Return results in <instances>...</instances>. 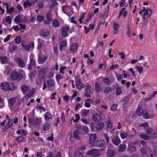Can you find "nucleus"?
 <instances>
[{"label":"nucleus","instance_id":"nucleus-1","mask_svg":"<svg viewBox=\"0 0 157 157\" xmlns=\"http://www.w3.org/2000/svg\"><path fill=\"white\" fill-rule=\"evenodd\" d=\"M1 87L2 89L5 90H13L16 89L12 83H7L6 82L1 83Z\"/></svg>","mask_w":157,"mask_h":157},{"label":"nucleus","instance_id":"nucleus-2","mask_svg":"<svg viewBox=\"0 0 157 157\" xmlns=\"http://www.w3.org/2000/svg\"><path fill=\"white\" fill-rule=\"evenodd\" d=\"M102 149L101 150H99L97 149H93L86 152L87 155H91L93 157H98L101 155V153L100 151H102Z\"/></svg>","mask_w":157,"mask_h":157},{"label":"nucleus","instance_id":"nucleus-3","mask_svg":"<svg viewBox=\"0 0 157 157\" xmlns=\"http://www.w3.org/2000/svg\"><path fill=\"white\" fill-rule=\"evenodd\" d=\"M70 30L69 26L64 25L61 27V34L63 37H66L68 36V33Z\"/></svg>","mask_w":157,"mask_h":157},{"label":"nucleus","instance_id":"nucleus-4","mask_svg":"<svg viewBox=\"0 0 157 157\" xmlns=\"http://www.w3.org/2000/svg\"><path fill=\"white\" fill-rule=\"evenodd\" d=\"M29 124L31 125H39L41 123L40 118L36 117V118H30L28 119Z\"/></svg>","mask_w":157,"mask_h":157},{"label":"nucleus","instance_id":"nucleus-5","mask_svg":"<svg viewBox=\"0 0 157 157\" xmlns=\"http://www.w3.org/2000/svg\"><path fill=\"white\" fill-rule=\"evenodd\" d=\"M14 60L19 67L23 68L25 67V63L21 58L16 57L14 59Z\"/></svg>","mask_w":157,"mask_h":157},{"label":"nucleus","instance_id":"nucleus-6","mask_svg":"<svg viewBox=\"0 0 157 157\" xmlns=\"http://www.w3.org/2000/svg\"><path fill=\"white\" fill-rule=\"evenodd\" d=\"M11 78L13 80L18 81L22 78V77L21 76L20 73L16 72H14L11 74Z\"/></svg>","mask_w":157,"mask_h":157},{"label":"nucleus","instance_id":"nucleus-7","mask_svg":"<svg viewBox=\"0 0 157 157\" xmlns=\"http://www.w3.org/2000/svg\"><path fill=\"white\" fill-rule=\"evenodd\" d=\"M38 74L39 78L43 79L45 78L46 74V71L45 68L42 67L38 71Z\"/></svg>","mask_w":157,"mask_h":157},{"label":"nucleus","instance_id":"nucleus-8","mask_svg":"<svg viewBox=\"0 0 157 157\" xmlns=\"http://www.w3.org/2000/svg\"><path fill=\"white\" fill-rule=\"evenodd\" d=\"M22 47L23 48L24 50L28 52L30 48H32V49L34 47V42H32L30 44H22Z\"/></svg>","mask_w":157,"mask_h":157},{"label":"nucleus","instance_id":"nucleus-9","mask_svg":"<svg viewBox=\"0 0 157 157\" xmlns=\"http://www.w3.org/2000/svg\"><path fill=\"white\" fill-rule=\"evenodd\" d=\"M38 56L37 61L39 64H42L44 63L47 59V57L43 54H40Z\"/></svg>","mask_w":157,"mask_h":157},{"label":"nucleus","instance_id":"nucleus-10","mask_svg":"<svg viewBox=\"0 0 157 157\" xmlns=\"http://www.w3.org/2000/svg\"><path fill=\"white\" fill-rule=\"evenodd\" d=\"M119 27V25L118 23H116L115 21L113 22V28L114 29L113 34L116 35L119 32L118 28Z\"/></svg>","mask_w":157,"mask_h":157},{"label":"nucleus","instance_id":"nucleus-11","mask_svg":"<svg viewBox=\"0 0 157 157\" xmlns=\"http://www.w3.org/2000/svg\"><path fill=\"white\" fill-rule=\"evenodd\" d=\"M76 85L78 90H81L84 87V85L81 82L80 79L79 78L76 80Z\"/></svg>","mask_w":157,"mask_h":157},{"label":"nucleus","instance_id":"nucleus-12","mask_svg":"<svg viewBox=\"0 0 157 157\" xmlns=\"http://www.w3.org/2000/svg\"><path fill=\"white\" fill-rule=\"evenodd\" d=\"M151 10L148 8L147 9L146 11L143 14V18L144 19H146L147 17L151 16Z\"/></svg>","mask_w":157,"mask_h":157},{"label":"nucleus","instance_id":"nucleus-13","mask_svg":"<svg viewBox=\"0 0 157 157\" xmlns=\"http://www.w3.org/2000/svg\"><path fill=\"white\" fill-rule=\"evenodd\" d=\"M30 63L34 67L36 65V63L34 59V56L32 54H31L29 56Z\"/></svg>","mask_w":157,"mask_h":157},{"label":"nucleus","instance_id":"nucleus-14","mask_svg":"<svg viewBox=\"0 0 157 157\" xmlns=\"http://www.w3.org/2000/svg\"><path fill=\"white\" fill-rule=\"evenodd\" d=\"M97 138V136L94 134H92L90 135L89 144L92 145H94V143Z\"/></svg>","mask_w":157,"mask_h":157},{"label":"nucleus","instance_id":"nucleus-15","mask_svg":"<svg viewBox=\"0 0 157 157\" xmlns=\"http://www.w3.org/2000/svg\"><path fill=\"white\" fill-rule=\"evenodd\" d=\"M101 115L98 113L94 114L92 117L93 120L95 121H100L101 120Z\"/></svg>","mask_w":157,"mask_h":157},{"label":"nucleus","instance_id":"nucleus-16","mask_svg":"<svg viewBox=\"0 0 157 157\" xmlns=\"http://www.w3.org/2000/svg\"><path fill=\"white\" fill-rule=\"evenodd\" d=\"M13 121L12 119L10 120L6 124V126L4 128V130L6 131L9 128L11 127L13 124Z\"/></svg>","mask_w":157,"mask_h":157},{"label":"nucleus","instance_id":"nucleus-17","mask_svg":"<svg viewBox=\"0 0 157 157\" xmlns=\"http://www.w3.org/2000/svg\"><path fill=\"white\" fill-rule=\"evenodd\" d=\"M78 45L76 43H73L72 45L70 48V52L73 53L76 52L78 49Z\"/></svg>","mask_w":157,"mask_h":157},{"label":"nucleus","instance_id":"nucleus-18","mask_svg":"<svg viewBox=\"0 0 157 157\" xmlns=\"http://www.w3.org/2000/svg\"><path fill=\"white\" fill-rule=\"evenodd\" d=\"M44 131H46L50 129L51 127V124L48 123H45L42 125Z\"/></svg>","mask_w":157,"mask_h":157},{"label":"nucleus","instance_id":"nucleus-19","mask_svg":"<svg viewBox=\"0 0 157 157\" xmlns=\"http://www.w3.org/2000/svg\"><path fill=\"white\" fill-rule=\"evenodd\" d=\"M112 142L115 145L117 146L120 143L121 141L119 137L117 136L113 139Z\"/></svg>","mask_w":157,"mask_h":157},{"label":"nucleus","instance_id":"nucleus-20","mask_svg":"<svg viewBox=\"0 0 157 157\" xmlns=\"http://www.w3.org/2000/svg\"><path fill=\"white\" fill-rule=\"evenodd\" d=\"M53 116L49 112H46L44 114V118L45 120H48L51 119L52 118Z\"/></svg>","mask_w":157,"mask_h":157},{"label":"nucleus","instance_id":"nucleus-21","mask_svg":"<svg viewBox=\"0 0 157 157\" xmlns=\"http://www.w3.org/2000/svg\"><path fill=\"white\" fill-rule=\"evenodd\" d=\"M104 126V124L103 123H99L97 124L96 128L97 131H101Z\"/></svg>","mask_w":157,"mask_h":157},{"label":"nucleus","instance_id":"nucleus-22","mask_svg":"<svg viewBox=\"0 0 157 157\" xmlns=\"http://www.w3.org/2000/svg\"><path fill=\"white\" fill-rule=\"evenodd\" d=\"M48 86L49 87H52L55 85V82L54 80L50 78L47 80Z\"/></svg>","mask_w":157,"mask_h":157},{"label":"nucleus","instance_id":"nucleus-23","mask_svg":"<svg viewBox=\"0 0 157 157\" xmlns=\"http://www.w3.org/2000/svg\"><path fill=\"white\" fill-rule=\"evenodd\" d=\"M116 154V152L111 150H108L107 153V157H113Z\"/></svg>","mask_w":157,"mask_h":157},{"label":"nucleus","instance_id":"nucleus-24","mask_svg":"<svg viewBox=\"0 0 157 157\" xmlns=\"http://www.w3.org/2000/svg\"><path fill=\"white\" fill-rule=\"evenodd\" d=\"M105 142L104 140H100L97 141L96 146L98 147H101L105 144Z\"/></svg>","mask_w":157,"mask_h":157},{"label":"nucleus","instance_id":"nucleus-25","mask_svg":"<svg viewBox=\"0 0 157 157\" xmlns=\"http://www.w3.org/2000/svg\"><path fill=\"white\" fill-rule=\"evenodd\" d=\"M40 34L43 36L46 37L49 35L50 32L48 30H41Z\"/></svg>","mask_w":157,"mask_h":157},{"label":"nucleus","instance_id":"nucleus-26","mask_svg":"<svg viewBox=\"0 0 157 157\" xmlns=\"http://www.w3.org/2000/svg\"><path fill=\"white\" fill-rule=\"evenodd\" d=\"M128 134L131 137L134 136L136 133V130L134 128H132L131 130L128 131Z\"/></svg>","mask_w":157,"mask_h":157},{"label":"nucleus","instance_id":"nucleus-27","mask_svg":"<svg viewBox=\"0 0 157 157\" xmlns=\"http://www.w3.org/2000/svg\"><path fill=\"white\" fill-rule=\"evenodd\" d=\"M126 146L124 144H121L118 147V150L119 151H123L125 150Z\"/></svg>","mask_w":157,"mask_h":157},{"label":"nucleus","instance_id":"nucleus-28","mask_svg":"<svg viewBox=\"0 0 157 157\" xmlns=\"http://www.w3.org/2000/svg\"><path fill=\"white\" fill-rule=\"evenodd\" d=\"M0 60L2 64H5L7 62V58L6 56H2L0 57Z\"/></svg>","mask_w":157,"mask_h":157},{"label":"nucleus","instance_id":"nucleus-29","mask_svg":"<svg viewBox=\"0 0 157 157\" xmlns=\"http://www.w3.org/2000/svg\"><path fill=\"white\" fill-rule=\"evenodd\" d=\"M104 83L108 86H109L111 83L110 80L106 77H104L103 79Z\"/></svg>","mask_w":157,"mask_h":157},{"label":"nucleus","instance_id":"nucleus-30","mask_svg":"<svg viewBox=\"0 0 157 157\" xmlns=\"http://www.w3.org/2000/svg\"><path fill=\"white\" fill-rule=\"evenodd\" d=\"M29 89V86L25 85H23L21 87V89L23 92H28Z\"/></svg>","mask_w":157,"mask_h":157},{"label":"nucleus","instance_id":"nucleus-31","mask_svg":"<svg viewBox=\"0 0 157 157\" xmlns=\"http://www.w3.org/2000/svg\"><path fill=\"white\" fill-rule=\"evenodd\" d=\"M145 112V110L143 111L141 107H139L137 109L136 113L138 116H141Z\"/></svg>","mask_w":157,"mask_h":157},{"label":"nucleus","instance_id":"nucleus-32","mask_svg":"<svg viewBox=\"0 0 157 157\" xmlns=\"http://www.w3.org/2000/svg\"><path fill=\"white\" fill-rule=\"evenodd\" d=\"M140 137L145 140H147L150 139V136L149 135L145 134H143L140 135Z\"/></svg>","mask_w":157,"mask_h":157},{"label":"nucleus","instance_id":"nucleus-33","mask_svg":"<svg viewBox=\"0 0 157 157\" xmlns=\"http://www.w3.org/2000/svg\"><path fill=\"white\" fill-rule=\"evenodd\" d=\"M127 14V12L125 10V8H123L119 13V16H120L121 15H123L124 17H125L126 16Z\"/></svg>","mask_w":157,"mask_h":157},{"label":"nucleus","instance_id":"nucleus-34","mask_svg":"<svg viewBox=\"0 0 157 157\" xmlns=\"http://www.w3.org/2000/svg\"><path fill=\"white\" fill-rule=\"evenodd\" d=\"M52 24L53 27L55 28L58 27L59 26V22L56 19H55L53 21Z\"/></svg>","mask_w":157,"mask_h":157},{"label":"nucleus","instance_id":"nucleus-35","mask_svg":"<svg viewBox=\"0 0 157 157\" xmlns=\"http://www.w3.org/2000/svg\"><path fill=\"white\" fill-rule=\"evenodd\" d=\"M16 100V97H13L10 98L8 102L9 105H13L15 103Z\"/></svg>","mask_w":157,"mask_h":157},{"label":"nucleus","instance_id":"nucleus-36","mask_svg":"<svg viewBox=\"0 0 157 157\" xmlns=\"http://www.w3.org/2000/svg\"><path fill=\"white\" fill-rule=\"evenodd\" d=\"M73 136L77 140H79L80 139V137L78 134V131L77 130H75L73 132Z\"/></svg>","mask_w":157,"mask_h":157},{"label":"nucleus","instance_id":"nucleus-37","mask_svg":"<svg viewBox=\"0 0 157 157\" xmlns=\"http://www.w3.org/2000/svg\"><path fill=\"white\" fill-rule=\"evenodd\" d=\"M136 150V147L133 146H130L128 147V151L129 153H132Z\"/></svg>","mask_w":157,"mask_h":157},{"label":"nucleus","instance_id":"nucleus-38","mask_svg":"<svg viewBox=\"0 0 157 157\" xmlns=\"http://www.w3.org/2000/svg\"><path fill=\"white\" fill-rule=\"evenodd\" d=\"M74 155L75 157H83L82 153L79 151H76L74 153Z\"/></svg>","mask_w":157,"mask_h":157},{"label":"nucleus","instance_id":"nucleus-39","mask_svg":"<svg viewBox=\"0 0 157 157\" xmlns=\"http://www.w3.org/2000/svg\"><path fill=\"white\" fill-rule=\"evenodd\" d=\"M149 153L148 155V157H154L155 155V151L150 149L149 151Z\"/></svg>","mask_w":157,"mask_h":157},{"label":"nucleus","instance_id":"nucleus-40","mask_svg":"<svg viewBox=\"0 0 157 157\" xmlns=\"http://www.w3.org/2000/svg\"><path fill=\"white\" fill-rule=\"evenodd\" d=\"M95 89L96 91H97L98 92H100L101 90L99 87V83L98 82H96L95 84Z\"/></svg>","mask_w":157,"mask_h":157},{"label":"nucleus","instance_id":"nucleus-41","mask_svg":"<svg viewBox=\"0 0 157 157\" xmlns=\"http://www.w3.org/2000/svg\"><path fill=\"white\" fill-rule=\"evenodd\" d=\"M152 131V129L151 128L148 127H147L146 130L145 131V132L147 134L150 135Z\"/></svg>","mask_w":157,"mask_h":157},{"label":"nucleus","instance_id":"nucleus-42","mask_svg":"<svg viewBox=\"0 0 157 157\" xmlns=\"http://www.w3.org/2000/svg\"><path fill=\"white\" fill-rule=\"evenodd\" d=\"M24 139V137L23 136H19L16 138V140L17 143L20 144L21 143Z\"/></svg>","mask_w":157,"mask_h":157},{"label":"nucleus","instance_id":"nucleus-43","mask_svg":"<svg viewBox=\"0 0 157 157\" xmlns=\"http://www.w3.org/2000/svg\"><path fill=\"white\" fill-rule=\"evenodd\" d=\"M75 116L76 119H74L73 118H72L71 119V121L73 120L74 122H77L80 119L79 115L78 114H76Z\"/></svg>","mask_w":157,"mask_h":157},{"label":"nucleus","instance_id":"nucleus-44","mask_svg":"<svg viewBox=\"0 0 157 157\" xmlns=\"http://www.w3.org/2000/svg\"><path fill=\"white\" fill-rule=\"evenodd\" d=\"M21 16L18 15L17 16L15 17V22L17 23H19L21 22Z\"/></svg>","mask_w":157,"mask_h":157},{"label":"nucleus","instance_id":"nucleus-45","mask_svg":"<svg viewBox=\"0 0 157 157\" xmlns=\"http://www.w3.org/2000/svg\"><path fill=\"white\" fill-rule=\"evenodd\" d=\"M36 71H33L32 72H30V74L29 75V79L31 80H32L35 75L36 74Z\"/></svg>","mask_w":157,"mask_h":157},{"label":"nucleus","instance_id":"nucleus-46","mask_svg":"<svg viewBox=\"0 0 157 157\" xmlns=\"http://www.w3.org/2000/svg\"><path fill=\"white\" fill-rule=\"evenodd\" d=\"M67 46V42L65 40L62 41L60 45V49L61 50L63 48V47H65Z\"/></svg>","mask_w":157,"mask_h":157},{"label":"nucleus","instance_id":"nucleus-47","mask_svg":"<svg viewBox=\"0 0 157 157\" xmlns=\"http://www.w3.org/2000/svg\"><path fill=\"white\" fill-rule=\"evenodd\" d=\"M21 38L20 36H17L15 40V42L17 44H19L21 42Z\"/></svg>","mask_w":157,"mask_h":157},{"label":"nucleus","instance_id":"nucleus-48","mask_svg":"<svg viewBox=\"0 0 157 157\" xmlns=\"http://www.w3.org/2000/svg\"><path fill=\"white\" fill-rule=\"evenodd\" d=\"M82 129L84 132H85L86 134L88 133L89 132V130L88 128L86 126L83 125L82 126Z\"/></svg>","mask_w":157,"mask_h":157},{"label":"nucleus","instance_id":"nucleus-49","mask_svg":"<svg viewBox=\"0 0 157 157\" xmlns=\"http://www.w3.org/2000/svg\"><path fill=\"white\" fill-rule=\"evenodd\" d=\"M36 19L39 22L42 21L44 19V17L41 15H38L37 16Z\"/></svg>","mask_w":157,"mask_h":157},{"label":"nucleus","instance_id":"nucleus-50","mask_svg":"<svg viewBox=\"0 0 157 157\" xmlns=\"http://www.w3.org/2000/svg\"><path fill=\"white\" fill-rule=\"evenodd\" d=\"M112 90V88L108 86L105 87L103 92L105 93H107Z\"/></svg>","mask_w":157,"mask_h":157},{"label":"nucleus","instance_id":"nucleus-51","mask_svg":"<svg viewBox=\"0 0 157 157\" xmlns=\"http://www.w3.org/2000/svg\"><path fill=\"white\" fill-rule=\"evenodd\" d=\"M17 46L13 45L11 47L9 48V51L10 52H13L17 49Z\"/></svg>","mask_w":157,"mask_h":157},{"label":"nucleus","instance_id":"nucleus-52","mask_svg":"<svg viewBox=\"0 0 157 157\" xmlns=\"http://www.w3.org/2000/svg\"><path fill=\"white\" fill-rule=\"evenodd\" d=\"M36 110L37 111L39 112L40 113H41L43 111H44L45 109L43 107L39 106L37 108Z\"/></svg>","mask_w":157,"mask_h":157},{"label":"nucleus","instance_id":"nucleus-53","mask_svg":"<svg viewBox=\"0 0 157 157\" xmlns=\"http://www.w3.org/2000/svg\"><path fill=\"white\" fill-rule=\"evenodd\" d=\"M31 5V3L29 2H25L23 3V6L25 8H26L28 6H30Z\"/></svg>","mask_w":157,"mask_h":157},{"label":"nucleus","instance_id":"nucleus-54","mask_svg":"<svg viewBox=\"0 0 157 157\" xmlns=\"http://www.w3.org/2000/svg\"><path fill=\"white\" fill-rule=\"evenodd\" d=\"M127 34L128 36H130L131 35V28L129 25L127 26Z\"/></svg>","mask_w":157,"mask_h":157},{"label":"nucleus","instance_id":"nucleus-55","mask_svg":"<svg viewBox=\"0 0 157 157\" xmlns=\"http://www.w3.org/2000/svg\"><path fill=\"white\" fill-rule=\"evenodd\" d=\"M120 136L122 139H124L126 138L128 136L127 133L123 132L121 133L120 134Z\"/></svg>","mask_w":157,"mask_h":157},{"label":"nucleus","instance_id":"nucleus-56","mask_svg":"<svg viewBox=\"0 0 157 157\" xmlns=\"http://www.w3.org/2000/svg\"><path fill=\"white\" fill-rule=\"evenodd\" d=\"M109 13V10L107 9H105L103 11V13L102 15L101 16L102 17H107V15Z\"/></svg>","mask_w":157,"mask_h":157},{"label":"nucleus","instance_id":"nucleus-57","mask_svg":"<svg viewBox=\"0 0 157 157\" xmlns=\"http://www.w3.org/2000/svg\"><path fill=\"white\" fill-rule=\"evenodd\" d=\"M89 111V110H82V112H81L82 116H85L88 113V112Z\"/></svg>","mask_w":157,"mask_h":157},{"label":"nucleus","instance_id":"nucleus-58","mask_svg":"<svg viewBox=\"0 0 157 157\" xmlns=\"http://www.w3.org/2000/svg\"><path fill=\"white\" fill-rule=\"evenodd\" d=\"M122 92L121 88L120 87H118L116 90V94L117 95H120Z\"/></svg>","mask_w":157,"mask_h":157},{"label":"nucleus","instance_id":"nucleus-59","mask_svg":"<svg viewBox=\"0 0 157 157\" xmlns=\"http://www.w3.org/2000/svg\"><path fill=\"white\" fill-rule=\"evenodd\" d=\"M91 89V86L89 85L87 86L86 87V89L85 90L86 93H90V94H91V93L90 92Z\"/></svg>","mask_w":157,"mask_h":157},{"label":"nucleus","instance_id":"nucleus-60","mask_svg":"<svg viewBox=\"0 0 157 157\" xmlns=\"http://www.w3.org/2000/svg\"><path fill=\"white\" fill-rule=\"evenodd\" d=\"M6 21L8 24H10L11 23V18L10 16H7L6 17Z\"/></svg>","mask_w":157,"mask_h":157},{"label":"nucleus","instance_id":"nucleus-61","mask_svg":"<svg viewBox=\"0 0 157 157\" xmlns=\"http://www.w3.org/2000/svg\"><path fill=\"white\" fill-rule=\"evenodd\" d=\"M144 112L145 114L143 115L145 119L150 118V115H149L148 113H147V111L146 110H145Z\"/></svg>","mask_w":157,"mask_h":157},{"label":"nucleus","instance_id":"nucleus-62","mask_svg":"<svg viewBox=\"0 0 157 157\" xmlns=\"http://www.w3.org/2000/svg\"><path fill=\"white\" fill-rule=\"evenodd\" d=\"M117 105L116 104H113L111 108V110L113 111H115L117 109Z\"/></svg>","mask_w":157,"mask_h":157},{"label":"nucleus","instance_id":"nucleus-63","mask_svg":"<svg viewBox=\"0 0 157 157\" xmlns=\"http://www.w3.org/2000/svg\"><path fill=\"white\" fill-rule=\"evenodd\" d=\"M136 68L140 73H141L143 70V67H140L139 66H136Z\"/></svg>","mask_w":157,"mask_h":157},{"label":"nucleus","instance_id":"nucleus-64","mask_svg":"<svg viewBox=\"0 0 157 157\" xmlns=\"http://www.w3.org/2000/svg\"><path fill=\"white\" fill-rule=\"evenodd\" d=\"M119 55L120 56V58L122 59H124L125 57V54L123 52H121L119 53Z\"/></svg>","mask_w":157,"mask_h":157}]
</instances>
